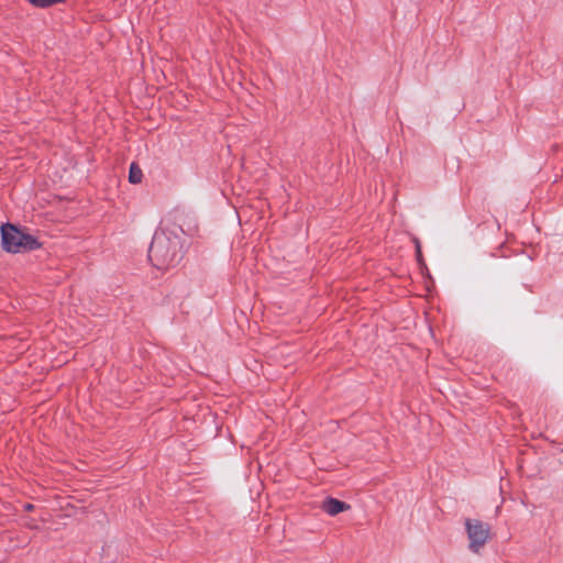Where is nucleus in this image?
Returning a JSON list of instances; mask_svg holds the SVG:
<instances>
[{
  "label": "nucleus",
  "mask_w": 563,
  "mask_h": 563,
  "mask_svg": "<svg viewBox=\"0 0 563 563\" xmlns=\"http://www.w3.org/2000/svg\"><path fill=\"white\" fill-rule=\"evenodd\" d=\"M180 229L185 234L192 236L197 232L198 225L195 219H189L188 223L184 222L180 225Z\"/></svg>",
  "instance_id": "obj_6"
},
{
  "label": "nucleus",
  "mask_w": 563,
  "mask_h": 563,
  "mask_svg": "<svg viewBox=\"0 0 563 563\" xmlns=\"http://www.w3.org/2000/svg\"><path fill=\"white\" fill-rule=\"evenodd\" d=\"M142 169L135 163H132L129 170V181L131 184H140L142 181Z\"/></svg>",
  "instance_id": "obj_5"
},
{
  "label": "nucleus",
  "mask_w": 563,
  "mask_h": 563,
  "mask_svg": "<svg viewBox=\"0 0 563 563\" xmlns=\"http://www.w3.org/2000/svg\"><path fill=\"white\" fill-rule=\"evenodd\" d=\"M465 529L470 540V550L474 553H478L489 538V526L477 519H466Z\"/></svg>",
  "instance_id": "obj_3"
},
{
  "label": "nucleus",
  "mask_w": 563,
  "mask_h": 563,
  "mask_svg": "<svg viewBox=\"0 0 563 563\" xmlns=\"http://www.w3.org/2000/svg\"><path fill=\"white\" fill-rule=\"evenodd\" d=\"M173 231H168L164 222L162 227L155 232L150 250L148 257L153 262V265L158 268L169 263L174 258L173 251Z\"/></svg>",
  "instance_id": "obj_1"
},
{
  "label": "nucleus",
  "mask_w": 563,
  "mask_h": 563,
  "mask_svg": "<svg viewBox=\"0 0 563 563\" xmlns=\"http://www.w3.org/2000/svg\"><path fill=\"white\" fill-rule=\"evenodd\" d=\"M321 508L328 515L335 516L344 510H347L350 508V505L339 499L328 497L323 500Z\"/></svg>",
  "instance_id": "obj_4"
},
{
  "label": "nucleus",
  "mask_w": 563,
  "mask_h": 563,
  "mask_svg": "<svg viewBox=\"0 0 563 563\" xmlns=\"http://www.w3.org/2000/svg\"><path fill=\"white\" fill-rule=\"evenodd\" d=\"M415 244H416V253H417V260L419 262H421V258H422V254H421V246H420V243L418 240H415Z\"/></svg>",
  "instance_id": "obj_7"
},
{
  "label": "nucleus",
  "mask_w": 563,
  "mask_h": 563,
  "mask_svg": "<svg viewBox=\"0 0 563 563\" xmlns=\"http://www.w3.org/2000/svg\"><path fill=\"white\" fill-rule=\"evenodd\" d=\"M24 509H25L26 511H31V510L33 509V505H32V504H25V505H24Z\"/></svg>",
  "instance_id": "obj_8"
},
{
  "label": "nucleus",
  "mask_w": 563,
  "mask_h": 563,
  "mask_svg": "<svg viewBox=\"0 0 563 563\" xmlns=\"http://www.w3.org/2000/svg\"><path fill=\"white\" fill-rule=\"evenodd\" d=\"M2 246L7 252L20 253L40 247V243L32 235L24 234L12 224L1 228Z\"/></svg>",
  "instance_id": "obj_2"
}]
</instances>
